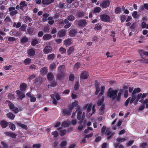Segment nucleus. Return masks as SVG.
Segmentation results:
<instances>
[{"instance_id":"1","label":"nucleus","mask_w":148,"mask_h":148,"mask_svg":"<svg viewBox=\"0 0 148 148\" xmlns=\"http://www.w3.org/2000/svg\"><path fill=\"white\" fill-rule=\"evenodd\" d=\"M54 95H51L50 96L51 98L52 99V103L53 104L57 105L58 103L57 101L61 99L60 94L57 92H54Z\"/></svg>"},{"instance_id":"2","label":"nucleus","mask_w":148,"mask_h":148,"mask_svg":"<svg viewBox=\"0 0 148 148\" xmlns=\"http://www.w3.org/2000/svg\"><path fill=\"white\" fill-rule=\"evenodd\" d=\"M117 91L116 90H112L109 88L107 92V96L109 97L112 100H114L117 96Z\"/></svg>"},{"instance_id":"3","label":"nucleus","mask_w":148,"mask_h":148,"mask_svg":"<svg viewBox=\"0 0 148 148\" xmlns=\"http://www.w3.org/2000/svg\"><path fill=\"white\" fill-rule=\"evenodd\" d=\"M6 102L9 103L8 104L9 108L12 110V111H13L15 113H17L19 111L18 109L16 107H15L14 104L12 103L10 101L7 100L6 101Z\"/></svg>"},{"instance_id":"4","label":"nucleus","mask_w":148,"mask_h":148,"mask_svg":"<svg viewBox=\"0 0 148 148\" xmlns=\"http://www.w3.org/2000/svg\"><path fill=\"white\" fill-rule=\"evenodd\" d=\"M100 19L102 21L108 22L110 21V17L106 14H103L100 16Z\"/></svg>"},{"instance_id":"5","label":"nucleus","mask_w":148,"mask_h":148,"mask_svg":"<svg viewBox=\"0 0 148 148\" xmlns=\"http://www.w3.org/2000/svg\"><path fill=\"white\" fill-rule=\"evenodd\" d=\"M89 73L86 71H83L81 73L80 76V80L87 79L89 76Z\"/></svg>"},{"instance_id":"6","label":"nucleus","mask_w":148,"mask_h":148,"mask_svg":"<svg viewBox=\"0 0 148 148\" xmlns=\"http://www.w3.org/2000/svg\"><path fill=\"white\" fill-rule=\"evenodd\" d=\"M75 23H77L80 27H83L86 24V21L84 20H76Z\"/></svg>"},{"instance_id":"7","label":"nucleus","mask_w":148,"mask_h":148,"mask_svg":"<svg viewBox=\"0 0 148 148\" xmlns=\"http://www.w3.org/2000/svg\"><path fill=\"white\" fill-rule=\"evenodd\" d=\"M110 4V3L109 0L103 1L100 3V6L102 8H106L108 7Z\"/></svg>"},{"instance_id":"8","label":"nucleus","mask_w":148,"mask_h":148,"mask_svg":"<svg viewBox=\"0 0 148 148\" xmlns=\"http://www.w3.org/2000/svg\"><path fill=\"white\" fill-rule=\"evenodd\" d=\"M27 52L28 56L30 57L34 56L35 54V51L34 48L29 49Z\"/></svg>"},{"instance_id":"9","label":"nucleus","mask_w":148,"mask_h":148,"mask_svg":"<svg viewBox=\"0 0 148 148\" xmlns=\"http://www.w3.org/2000/svg\"><path fill=\"white\" fill-rule=\"evenodd\" d=\"M72 110L70 109V107L69 106L67 109L65 108L62 110V112L64 115H69L71 114V113L72 112Z\"/></svg>"},{"instance_id":"10","label":"nucleus","mask_w":148,"mask_h":148,"mask_svg":"<svg viewBox=\"0 0 148 148\" xmlns=\"http://www.w3.org/2000/svg\"><path fill=\"white\" fill-rule=\"evenodd\" d=\"M65 74L64 73L58 72L57 75V79L59 80L63 79L65 76Z\"/></svg>"},{"instance_id":"11","label":"nucleus","mask_w":148,"mask_h":148,"mask_svg":"<svg viewBox=\"0 0 148 148\" xmlns=\"http://www.w3.org/2000/svg\"><path fill=\"white\" fill-rule=\"evenodd\" d=\"M0 124L1 127L3 128H4L7 127L9 123L7 122L5 120H2L0 121Z\"/></svg>"},{"instance_id":"12","label":"nucleus","mask_w":148,"mask_h":148,"mask_svg":"<svg viewBox=\"0 0 148 148\" xmlns=\"http://www.w3.org/2000/svg\"><path fill=\"white\" fill-rule=\"evenodd\" d=\"M4 134L6 136H9L12 138H16L17 135L15 134L12 132H4Z\"/></svg>"},{"instance_id":"13","label":"nucleus","mask_w":148,"mask_h":148,"mask_svg":"<svg viewBox=\"0 0 148 148\" xmlns=\"http://www.w3.org/2000/svg\"><path fill=\"white\" fill-rule=\"evenodd\" d=\"M4 134L6 136H9L12 138H16L17 135L15 134L12 132H4Z\"/></svg>"},{"instance_id":"14","label":"nucleus","mask_w":148,"mask_h":148,"mask_svg":"<svg viewBox=\"0 0 148 148\" xmlns=\"http://www.w3.org/2000/svg\"><path fill=\"white\" fill-rule=\"evenodd\" d=\"M52 47L49 46H46L44 49L43 51L45 54H47L51 52Z\"/></svg>"},{"instance_id":"15","label":"nucleus","mask_w":148,"mask_h":148,"mask_svg":"<svg viewBox=\"0 0 148 148\" xmlns=\"http://www.w3.org/2000/svg\"><path fill=\"white\" fill-rule=\"evenodd\" d=\"M82 113L81 111H78L77 113V119L80 120L81 119L82 121H83L84 120V116L83 115H82Z\"/></svg>"},{"instance_id":"16","label":"nucleus","mask_w":148,"mask_h":148,"mask_svg":"<svg viewBox=\"0 0 148 148\" xmlns=\"http://www.w3.org/2000/svg\"><path fill=\"white\" fill-rule=\"evenodd\" d=\"M147 95V93H143L142 94L141 93H139L138 94L137 97V101H138L140 98L143 99L146 97Z\"/></svg>"},{"instance_id":"17","label":"nucleus","mask_w":148,"mask_h":148,"mask_svg":"<svg viewBox=\"0 0 148 148\" xmlns=\"http://www.w3.org/2000/svg\"><path fill=\"white\" fill-rule=\"evenodd\" d=\"M66 33V31L64 29H61L58 32V35L60 37L64 36Z\"/></svg>"},{"instance_id":"18","label":"nucleus","mask_w":148,"mask_h":148,"mask_svg":"<svg viewBox=\"0 0 148 148\" xmlns=\"http://www.w3.org/2000/svg\"><path fill=\"white\" fill-rule=\"evenodd\" d=\"M27 88V85L25 83H22L20 85V90L22 92L25 91Z\"/></svg>"},{"instance_id":"19","label":"nucleus","mask_w":148,"mask_h":148,"mask_svg":"<svg viewBox=\"0 0 148 148\" xmlns=\"http://www.w3.org/2000/svg\"><path fill=\"white\" fill-rule=\"evenodd\" d=\"M77 33V30L75 28L74 29L71 30L69 32V35L70 37H73Z\"/></svg>"},{"instance_id":"20","label":"nucleus","mask_w":148,"mask_h":148,"mask_svg":"<svg viewBox=\"0 0 148 148\" xmlns=\"http://www.w3.org/2000/svg\"><path fill=\"white\" fill-rule=\"evenodd\" d=\"M6 116L7 118L12 120H14L15 117V115L11 112H9L7 114Z\"/></svg>"},{"instance_id":"21","label":"nucleus","mask_w":148,"mask_h":148,"mask_svg":"<svg viewBox=\"0 0 148 148\" xmlns=\"http://www.w3.org/2000/svg\"><path fill=\"white\" fill-rule=\"evenodd\" d=\"M58 72L64 73L65 70V66L64 65L60 66L58 68Z\"/></svg>"},{"instance_id":"22","label":"nucleus","mask_w":148,"mask_h":148,"mask_svg":"<svg viewBox=\"0 0 148 148\" xmlns=\"http://www.w3.org/2000/svg\"><path fill=\"white\" fill-rule=\"evenodd\" d=\"M72 40L71 38H68L66 40H65L64 41V45L67 46H69L72 43L71 42Z\"/></svg>"},{"instance_id":"23","label":"nucleus","mask_w":148,"mask_h":148,"mask_svg":"<svg viewBox=\"0 0 148 148\" xmlns=\"http://www.w3.org/2000/svg\"><path fill=\"white\" fill-rule=\"evenodd\" d=\"M105 108V105L102 104L99 110V112L100 115H103L104 113Z\"/></svg>"},{"instance_id":"24","label":"nucleus","mask_w":148,"mask_h":148,"mask_svg":"<svg viewBox=\"0 0 148 148\" xmlns=\"http://www.w3.org/2000/svg\"><path fill=\"white\" fill-rule=\"evenodd\" d=\"M75 50L74 47L73 46L70 47L67 50V53L68 56L70 55Z\"/></svg>"},{"instance_id":"25","label":"nucleus","mask_w":148,"mask_h":148,"mask_svg":"<svg viewBox=\"0 0 148 148\" xmlns=\"http://www.w3.org/2000/svg\"><path fill=\"white\" fill-rule=\"evenodd\" d=\"M78 102L77 101L75 100L74 102L72 103V105H69V106L70 107V109L71 110H72L74 107L77 106L78 105Z\"/></svg>"},{"instance_id":"26","label":"nucleus","mask_w":148,"mask_h":148,"mask_svg":"<svg viewBox=\"0 0 148 148\" xmlns=\"http://www.w3.org/2000/svg\"><path fill=\"white\" fill-rule=\"evenodd\" d=\"M54 0H42V3L44 5H49L53 2Z\"/></svg>"},{"instance_id":"27","label":"nucleus","mask_w":148,"mask_h":148,"mask_svg":"<svg viewBox=\"0 0 148 148\" xmlns=\"http://www.w3.org/2000/svg\"><path fill=\"white\" fill-rule=\"evenodd\" d=\"M52 38V36L50 34H47L44 35L43 37L44 40H48Z\"/></svg>"},{"instance_id":"28","label":"nucleus","mask_w":148,"mask_h":148,"mask_svg":"<svg viewBox=\"0 0 148 148\" xmlns=\"http://www.w3.org/2000/svg\"><path fill=\"white\" fill-rule=\"evenodd\" d=\"M16 124L18 126L25 130H26L27 129V126L25 124L19 122H17Z\"/></svg>"},{"instance_id":"29","label":"nucleus","mask_w":148,"mask_h":148,"mask_svg":"<svg viewBox=\"0 0 148 148\" xmlns=\"http://www.w3.org/2000/svg\"><path fill=\"white\" fill-rule=\"evenodd\" d=\"M138 52L141 56L143 55H145L147 56H148V52L142 50H140L138 51Z\"/></svg>"},{"instance_id":"30","label":"nucleus","mask_w":148,"mask_h":148,"mask_svg":"<svg viewBox=\"0 0 148 148\" xmlns=\"http://www.w3.org/2000/svg\"><path fill=\"white\" fill-rule=\"evenodd\" d=\"M40 72L42 74L45 75L46 74L47 72V67L45 66L42 68L40 70Z\"/></svg>"},{"instance_id":"31","label":"nucleus","mask_w":148,"mask_h":148,"mask_svg":"<svg viewBox=\"0 0 148 148\" xmlns=\"http://www.w3.org/2000/svg\"><path fill=\"white\" fill-rule=\"evenodd\" d=\"M27 3L25 1H22L20 3V8L22 10H23L24 7L27 6Z\"/></svg>"},{"instance_id":"32","label":"nucleus","mask_w":148,"mask_h":148,"mask_svg":"<svg viewBox=\"0 0 148 148\" xmlns=\"http://www.w3.org/2000/svg\"><path fill=\"white\" fill-rule=\"evenodd\" d=\"M54 76L52 73H49L47 75V78L49 81L52 80L53 79Z\"/></svg>"},{"instance_id":"33","label":"nucleus","mask_w":148,"mask_h":148,"mask_svg":"<svg viewBox=\"0 0 148 148\" xmlns=\"http://www.w3.org/2000/svg\"><path fill=\"white\" fill-rule=\"evenodd\" d=\"M70 124V122L69 121H64L62 123V126L64 127H68Z\"/></svg>"},{"instance_id":"34","label":"nucleus","mask_w":148,"mask_h":148,"mask_svg":"<svg viewBox=\"0 0 148 148\" xmlns=\"http://www.w3.org/2000/svg\"><path fill=\"white\" fill-rule=\"evenodd\" d=\"M104 99V97L102 96V98L100 100H98L97 102V104L98 106H100L102 105Z\"/></svg>"},{"instance_id":"35","label":"nucleus","mask_w":148,"mask_h":148,"mask_svg":"<svg viewBox=\"0 0 148 148\" xmlns=\"http://www.w3.org/2000/svg\"><path fill=\"white\" fill-rule=\"evenodd\" d=\"M137 96L135 95V94H133V93H132V98L130 99V103L131 104L136 99Z\"/></svg>"},{"instance_id":"36","label":"nucleus","mask_w":148,"mask_h":148,"mask_svg":"<svg viewBox=\"0 0 148 148\" xmlns=\"http://www.w3.org/2000/svg\"><path fill=\"white\" fill-rule=\"evenodd\" d=\"M9 126L10 129L13 131H14L15 130L16 127L15 125L11 122H9Z\"/></svg>"},{"instance_id":"37","label":"nucleus","mask_w":148,"mask_h":148,"mask_svg":"<svg viewBox=\"0 0 148 148\" xmlns=\"http://www.w3.org/2000/svg\"><path fill=\"white\" fill-rule=\"evenodd\" d=\"M55 56V55L54 53H51L48 55L47 58L49 60H52L54 59Z\"/></svg>"},{"instance_id":"38","label":"nucleus","mask_w":148,"mask_h":148,"mask_svg":"<svg viewBox=\"0 0 148 148\" xmlns=\"http://www.w3.org/2000/svg\"><path fill=\"white\" fill-rule=\"evenodd\" d=\"M8 97L9 99L12 101L14 100L15 98V97L14 95L12 93H10L8 94Z\"/></svg>"},{"instance_id":"39","label":"nucleus","mask_w":148,"mask_h":148,"mask_svg":"<svg viewBox=\"0 0 148 148\" xmlns=\"http://www.w3.org/2000/svg\"><path fill=\"white\" fill-rule=\"evenodd\" d=\"M38 43V41L37 39H34L32 41L31 45L33 46H34Z\"/></svg>"},{"instance_id":"40","label":"nucleus","mask_w":148,"mask_h":148,"mask_svg":"<svg viewBox=\"0 0 148 148\" xmlns=\"http://www.w3.org/2000/svg\"><path fill=\"white\" fill-rule=\"evenodd\" d=\"M42 79L40 77H38L35 79L34 82L37 84H40L42 82Z\"/></svg>"},{"instance_id":"41","label":"nucleus","mask_w":148,"mask_h":148,"mask_svg":"<svg viewBox=\"0 0 148 148\" xmlns=\"http://www.w3.org/2000/svg\"><path fill=\"white\" fill-rule=\"evenodd\" d=\"M56 67V65L55 63H52L50 64L49 66V69L51 71H53L54 69H55Z\"/></svg>"},{"instance_id":"42","label":"nucleus","mask_w":148,"mask_h":148,"mask_svg":"<svg viewBox=\"0 0 148 148\" xmlns=\"http://www.w3.org/2000/svg\"><path fill=\"white\" fill-rule=\"evenodd\" d=\"M29 40L26 37H23L21 40V42L23 44L25 42H27Z\"/></svg>"},{"instance_id":"43","label":"nucleus","mask_w":148,"mask_h":148,"mask_svg":"<svg viewBox=\"0 0 148 148\" xmlns=\"http://www.w3.org/2000/svg\"><path fill=\"white\" fill-rule=\"evenodd\" d=\"M4 22L6 23H11L12 22V20L9 16H7L4 19Z\"/></svg>"},{"instance_id":"44","label":"nucleus","mask_w":148,"mask_h":148,"mask_svg":"<svg viewBox=\"0 0 148 148\" xmlns=\"http://www.w3.org/2000/svg\"><path fill=\"white\" fill-rule=\"evenodd\" d=\"M101 8L99 7H95L94 8L93 12L95 13H98L100 12Z\"/></svg>"},{"instance_id":"45","label":"nucleus","mask_w":148,"mask_h":148,"mask_svg":"<svg viewBox=\"0 0 148 148\" xmlns=\"http://www.w3.org/2000/svg\"><path fill=\"white\" fill-rule=\"evenodd\" d=\"M31 59L29 58H27L24 61V63L25 65L29 64L31 62Z\"/></svg>"},{"instance_id":"46","label":"nucleus","mask_w":148,"mask_h":148,"mask_svg":"<svg viewBox=\"0 0 148 148\" xmlns=\"http://www.w3.org/2000/svg\"><path fill=\"white\" fill-rule=\"evenodd\" d=\"M75 19V17L72 15H69L67 17V19L69 21H73Z\"/></svg>"},{"instance_id":"47","label":"nucleus","mask_w":148,"mask_h":148,"mask_svg":"<svg viewBox=\"0 0 148 148\" xmlns=\"http://www.w3.org/2000/svg\"><path fill=\"white\" fill-rule=\"evenodd\" d=\"M121 11V9L119 7H117L115 9V13L116 14H120Z\"/></svg>"},{"instance_id":"48","label":"nucleus","mask_w":148,"mask_h":148,"mask_svg":"<svg viewBox=\"0 0 148 148\" xmlns=\"http://www.w3.org/2000/svg\"><path fill=\"white\" fill-rule=\"evenodd\" d=\"M66 51V49L62 47H61L59 49V51L61 54H63L65 53Z\"/></svg>"},{"instance_id":"49","label":"nucleus","mask_w":148,"mask_h":148,"mask_svg":"<svg viewBox=\"0 0 148 148\" xmlns=\"http://www.w3.org/2000/svg\"><path fill=\"white\" fill-rule=\"evenodd\" d=\"M79 82H76L74 85V89L75 90H77L79 89Z\"/></svg>"},{"instance_id":"50","label":"nucleus","mask_w":148,"mask_h":148,"mask_svg":"<svg viewBox=\"0 0 148 148\" xmlns=\"http://www.w3.org/2000/svg\"><path fill=\"white\" fill-rule=\"evenodd\" d=\"M81 64L79 63H76L74 66V69L75 70H77L78 69V68H79Z\"/></svg>"},{"instance_id":"51","label":"nucleus","mask_w":148,"mask_h":148,"mask_svg":"<svg viewBox=\"0 0 148 148\" xmlns=\"http://www.w3.org/2000/svg\"><path fill=\"white\" fill-rule=\"evenodd\" d=\"M51 134L53 136L54 138L57 137L58 136V133L56 131L52 132Z\"/></svg>"},{"instance_id":"52","label":"nucleus","mask_w":148,"mask_h":148,"mask_svg":"<svg viewBox=\"0 0 148 148\" xmlns=\"http://www.w3.org/2000/svg\"><path fill=\"white\" fill-rule=\"evenodd\" d=\"M74 77H75L73 74H71L69 76V80L71 82H73L74 80Z\"/></svg>"},{"instance_id":"53","label":"nucleus","mask_w":148,"mask_h":148,"mask_svg":"<svg viewBox=\"0 0 148 148\" xmlns=\"http://www.w3.org/2000/svg\"><path fill=\"white\" fill-rule=\"evenodd\" d=\"M122 92H120L118 93V95L116 97V100L117 101H120L121 100V96Z\"/></svg>"},{"instance_id":"54","label":"nucleus","mask_w":148,"mask_h":148,"mask_svg":"<svg viewBox=\"0 0 148 148\" xmlns=\"http://www.w3.org/2000/svg\"><path fill=\"white\" fill-rule=\"evenodd\" d=\"M33 28H29L27 30V32L29 34H33L34 30Z\"/></svg>"},{"instance_id":"55","label":"nucleus","mask_w":148,"mask_h":148,"mask_svg":"<svg viewBox=\"0 0 148 148\" xmlns=\"http://www.w3.org/2000/svg\"><path fill=\"white\" fill-rule=\"evenodd\" d=\"M141 91V90L140 88H135L134 89L133 93V94H136L137 92L138 93L140 92Z\"/></svg>"},{"instance_id":"56","label":"nucleus","mask_w":148,"mask_h":148,"mask_svg":"<svg viewBox=\"0 0 148 148\" xmlns=\"http://www.w3.org/2000/svg\"><path fill=\"white\" fill-rule=\"evenodd\" d=\"M36 77V75H29L28 77V79L30 82L31 81L32 79L35 78Z\"/></svg>"},{"instance_id":"57","label":"nucleus","mask_w":148,"mask_h":148,"mask_svg":"<svg viewBox=\"0 0 148 148\" xmlns=\"http://www.w3.org/2000/svg\"><path fill=\"white\" fill-rule=\"evenodd\" d=\"M139 102L141 103H143V104H146L148 103V99H146L144 100H143V99H141L139 100Z\"/></svg>"},{"instance_id":"58","label":"nucleus","mask_w":148,"mask_h":148,"mask_svg":"<svg viewBox=\"0 0 148 148\" xmlns=\"http://www.w3.org/2000/svg\"><path fill=\"white\" fill-rule=\"evenodd\" d=\"M30 98V100L31 102H34L36 101V98L34 95L32 96Z\"/></svg>"},{"instance_id":"59","label":"nucleus","mask_w":148,"mask_h":148,"mask_svg":"<svg viewBox=\"0 0 148 148\" xmlns=\"http://www.w3.org/2000/svg\"><path fill=\"white\" fill-rule=\"evenodd\" d=\"M66 131L65 130H60V135L63 136L66 133Z\"/></svg>"},{"instance_id":"60","label":"nucleus","mask_w":148,"mask_h":148,"mask_svg":"<svg viewBox=\"0 0 148 148\" xmlns=\"http://www.w3.org/2000/svg\"><path fill=\"white\" fill-rule=\"evenodd\" d=\"M21 25V24L20 22H18L17 24L16 23L14 22L13 25V27H16L17 28H18L20 27Z\"/></svg>"},{"instance_id":"61","label":"nucleus","mask_w":148,"mask_h":148,"mask_svg":"<svg viewBox=\"0 0 148 148\" xmlns=\"http://www.w3.org/2000/svg\"><path fill=\"white\" fill-rule=\"evenodd\" d=\"M1 145H2L3 148H8V144L3 141H2L1 142Z\"/></svg>"},{"instance_id":"62","label":"nucleus","mask_w":148,"mask_h":148,"mask_svg":"<svg viewBox=\"0 0 148 148\" xmlns=\"http://www.w3.org/2000/svg\"><path fill=\"white\" fill-rule=\"evenodd\" d=\"M134 140H130L127 142L126 144L127 147H128L131 146L134 143Z\"/></svg>"},{"instance_id":"63","label":"nucleus","mask_w":148,"mask_h":148,"mask_svg":"<svg viewBox=\"0 0 148 148\" xmlns=\"http://www.w3.org/2000/svg\"><path fill=\"white\" fill-rule=\"evenodd\" d=\"M126 138H118L117 139V142H123L125 140H126Z\"/></svg>"},{"instance_id":"64","label":"nucleus","mask_w":148,"mask_h":148,"mask_svg":"<svg viewBox=\"0 0 148 148\" xmlns=\"http://www.w3.org/2000/svg\"><path fill=\"white\" fill-rule=\"evenodd\" d=\"M40 145L39 144H33L32 146L33 148H40Z\"/></svg>"}]
</instances>
